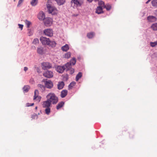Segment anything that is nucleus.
<instances>
[{"label":"nucleus","instance_id":"1","mask_svg":"<svg viewBox=\"0 0 157 157\" xmlns=\"http://www.w3.org/2000/svg\"><path fill=\"white\" fill-rule=\"evenodd\" d=\"M46 6L48 13L53 15L56 14L58 13V11L56 8L53 6L51 3L49 2H47L46 4Z\"/></svg>","mask_w":157,"mask_h":157},{"label":"nucleus","instance_id":"2","mask_svg":"<svg viewBox=\"0 0 157 157\" xmlns=\"http://www.w3.org/2000/svg\"><path fill=\"white\" fill-rule=\"evenodd\" d=\"M46 98L50 102L53 104H56L58 101V98L53 93H51L48 94Z\"/></svg>","mask_w":157,"mask_h":157},{"label":"nucleus","instance_id":"3","mask_svg":"<svg viewBox=\"0 0 157 157\" xmlns=\"http://www.w3.org/2000/svg\"><path fill=\"white\" fill-rule=\"evenodd\" d=\"M71 5L75 7H80L83 4L82 1L78 0H71Z\"/></svg>","mask_w":157,"mask_h":157},{"label":"nucleus","instance_id":"4","mask_svg":"<svg viewBox=\"0 0 157 157\" xmlns=\"http://www.w3.org/2000/svg\"><path fill=\"white\" fill-rule=\"evenodd\" d=\"M42 82H44L45 86L48 88L51 89L53 86V83L50 80L43 79Z\"/></svg>","mask_w":157,"mask_h":157},{"label":"nucleus","instance_id":"5","mask_svg":"<svg viewBox=\"0 0 157 157\" xmlns=\"http://www.w3.org/2000/svg\"><path fill=\"white\" fill-rule=\"evenodd\" d=\"M40 40L43 45H49L50 40L49 38L41 36L40 38Z\"/></svg>","mask_w":157,"mask_h":157},{"label":"nucleus","instance_id":"6","mask_svg":"<svg viewBox=\"0 0 157 157\" xmlns=\"http://www.w3.org/2000/svg\"><path fill=\"white\" fill-rule=\"evenodd\" d=\"M44 34L46 36L51 37L53 35V31L51 29H48L44 30L43 31Z\"/></svg>","mask_w":157,"mask_h":157},{"label":"nucleus","instance_id":"7","mask_svg":"<svg viewBox=\"0 0 157 157\" xmlns=\"http://www.w3.org/2000/svg\"><path fill=\"white\" fill-rule=\"evenodd\" d=\"M44 21L45 25L47 26H50L52 24V20L50 17H46Z\"/></svg>","mask_w":157,"mask_h":157},{"label":"nucleus","instance_id":"8","mask_svg":"<svg viewBox=\"0 0 157 157\" xmlns=\"http://www.w3.org/2000/svg\"><path fill=\"white\" fill-rule=\"evenodd\" d=\"M43 76L45 77L50 78L53 77V74L52 71H47L43 74Z\"/></svg>","mask_w":157,"mask_h":157},{"label":"nucleus","instance_id":"9","mask_svg":"<svg viewBox=\"0 0 157 157\" xmlns=\"http://www.w3.org/2000/svg\"><path fill=\"white\" fill-rule=\"evenodd\" d=\"M42 67L43 69L45 70L51 68L52 65L49 63L44 62L42 63Z\"/></svg>","mask_w":157,"mask_h":157},{"label":"nucleus","instance_id":"10","mask_svg":"<svg viewBox=\"0 0 157 157\" xmlns=\"http://www.w3.org/2000/svg\"><path fill=\"white\" fill-rule=\"evenodd\" d=\"M37 17L39 20L40 21L44 20L45 18V15L44 13L42 11H40L38 14Z\"/></svg>","mask_w":157,"mask_h":157},{"label":"nucleus","instance_id":"11","mask_svg":"<svg viewBox=\"0 0 157 157\" xmlns=\"http://www.w3.org/2000/svg\"><path fill=\"white\" fill-rule=\"evenodd\" d=\"M51 103L50 101L47 99L46 101L43 102L42 104L43 107V108L50 107L51 106Z\"/></svg>","mask_w":157,"mask_h":157},{"label":"nucleus","instance_id":"12","mask_svg":"<svg viewBox=\"0 0 157 157\" xmlns=\"http://www.w3.org/2000/svg\"><path fill=\"white\" fill-rule=\"evenodd\" d=\"M56 69L57 72L59 73H62L65 70V66H58L57 67Z\"/></svg>","mask_w":157,"mask_h":157},{"label":"nucleus","instance_id":"13","mask_svg":"<svg viewBox=\"0 0 157 157\" xmlns=\"http://www.w3.org/2000/svg\"><path fill=\"white\" fill-rule=\"evenodd\" d=\"M95 12L98 14H100L103 13V9L101 6H99L96 9Z\"/></svg>","mask_w":157,"mask_h":157},{"label":"nucleus","instance_id":"14","mask_svg":"<svg viewBox=\"0 0 157 157\" xmlns=\"http://www.w3.org/2000/svg\"><path fill=\"white\" fill-rule=\"evenodd\" d=\"M147 19L149 21L151 22L156 21L157 20L156 17L153 16H148Z\"/></svg>","mask_w":157,"mask_h":157},{"label":"nucleus","instance_id":"15","mask_svg":"<svg viewBox=\"0 0 157 157\" xmlns=\"http://www.w3.org/2000/svg\"><path fill=\"white\" fill-rule=\"evenodd\" d=\"M64 66H65V70L67 71H69L72 67L71 63L69 62L66 63Z\"/></svg>","mask_w":157,"mask_h":157},{"label":"nucleus","instance_id":"16","mask_svg":"<svg viewBox=\"0 0 157 157\" xmlns=\"http://www.w3.org/2000/svg\"><path fill=\"white\" fill-rule=\"evenodd\" d=\"M67 90H63L61 93L60 97L62 98H64L67 95Z\"/></svg>","mask_w":157,"mask_h":157},{"label":"nucleus","instance_id":"17","mask_svg":"<svg viewBox=\"0 0 157 157\" xmlns=\"http://www.w3.org/2000/svg\"><path fill=\"white\" fill-rule=\"evenodd\" d=\"M64 85V82H59L58 84V88L59 90H61L63 88Z\"/></svg>","mask_w":157,"mask_h":157},{"label":"nucleus","instance_id":"18","mask_svg":"<svg viewBox=\"0 0 157 157\" xmlns=\"http://www.w3.org/2000/svg\"><path fill=\"white\" fill-rule=\"evenodd\" d=\"M37 52L38 54L42 55L44 52L43 48L42 47H40L37 48Z\"/></svg>","mask_w":157,"mask_h":157},{"label":"nucleus","instance_id":"19","mask_svg":"<svg viewBox=\"0 0 157 157\" xmlns=\"http://www.w3.org/2000/svg\"><path fill=\"white\" fill-rule=\"evenodd\" d=\"M55 1L59 6L63 5L65 2V0H55Z\"/></svg>","mask_w":157,"mask_h":157},{"label":"nucleus","instance_id":"20","mask_svg":"<svg viewBox=\"0 0 157 157\" xmlns=\"http://www.w3.org/2000/svg\"><path fill=\"white\" fill-rule=\"evenodd\" d=\"M61 49L63 51L66 52L69 49V47L68 44H66L61 48Z\"/></svg>","mask_w":157,"mask_h":157},{"label":"nucleus","instance_id":"21","mask_svg":"<svg viewBox=\"0 0 157 157\" xmlns=\"http://www.w3.org/2000/svg\"><path fill=\"white\" fill-rule=\"evenodd\" d=\"M64 105V102L63 101H61L56 106V109H59L62 107Z\"/></svg>","mask_w":157,"mask_h":157},{"label":"nucleus","instance_id":"22","mask_svg":"<svg viewBox=\"0 0 157 157\" xmlns=\"http://www.w3.org/2000/svg\"><path fill=\"white\" fill-rule=\"evenodd\" d=\"M151 27L153 30L157 31V23L153 24Z\"/></svg>","mask_w":157,"mask_h":157},{"label":"nucleus","instance_id":"23","mask_svg":"<svg viewBox=\"0 0 157 157\" xmlns=\"http://www.w3.org/2000/svg\"><path fill=\"white\" fill-rule=\"evenodd\" d=\"M49 43V46L52 47H55L56 44V43L55 41H51L50 40V42Z\"/></svg>","mask_w":157,"mask_h":157},{"label":"nucleus","instance_id":"24","mask_svg":"<svg viewBox=\"0 0 157 157\" xmlns=\"http://www.w3.org/2000/svg\"><path fill=\"white\" fill-rule=\"evenodd\" d=\"M94 35V32H90L87 33V37L89 38H92Z\"/></svg>","mask_w":157,"mask_h":157},{"label":"nucleus","instance_id":"25","mask_svg":"<svg viewBox=\"0 0 157 157\" xmlns=\"http://www.w3.org/2000/svg\"><path fill=\"white\" fill-rule=\"evenodd\" d=\"M38 0H32L31 2V4L33 6H36L37 4Z\"/></svg>","mask_w":157,"mask_h":157},{"label":"nucleus","instance_id":"26","mask_svg":"<svg viewBox=\"0 0 157 157\" xmlns=\"http://www.w3.org/2000/svg\"><path fill=\"white\" fill-rule=\"evenodd\" d=\"M82 73L81 72H79L77 75L76 77V81H78V80L82 77Z\"/></svg>","mask_w":157,"mask_h":157},{"label":"nucleus","instance_id":"27","mask_svg":"<svg viewBox=\"0 0 157 157\" xmlns=\"http://www.w3.org/2000/svg\"><path fill=\"white\" fill-rule=\"evenodd\" d=\"M30 89V87L29 86H25L23 88V91L24 92H27Z\"/></svg>","mask_w":157,"mask_h":157},{"label":"nucleus","instance_id":"28","mask_svg":"<svg viewBox=\"0 0 157 157\" xmlns=\"http://www.w3.org/2000/svg\"><path fill=\"white\" fill-rule=\"evenodd\" d=\"M76 62V59L75 58H73L71 60L70 62H69L70 63H71V64L73 65H74L75 64Z\"/></svg>","mask_w":157,"mask_h":157},{"label":"nucleus","instance_id":"29","mask_svg":"<svg viewBox=\"0 0 157 157\" xmlns=\"http://www.w3.org/2000/svg\"><path fill=\"white\" fill-rule=\"evenodd\" d=\"M152 6L154 7H157V0H153L151 2Z\"/></svg>","mask_w":157,"mask_h":157},{"label":"nucleus","instance_id":"30","mask_svg":"<svg viewBox=\"0 0 157 157\" xmlns=\"http://www.w3.org/2000/svg\"><path fill=\"white\" fill-rule=\"evenodd\" d=\"M25 23L27 25V27L28 28H29V27L30 25L31 24V22H30L27 20H26L25 21Z\"/></svg>","mask_w":157,"mask_h":157},{"label":"nucleus","instance_id":"31","mask_svg":"<svg viewBox=\"0 0 157 157\" xmlns=\"http://www.w3.org/2000/svg\"><path fill=\"white\" fill-rule=\"evenodd\" d=\"M45 112L47 115H49L50 112V107L45 108Z\"/></svg>","mask_w":157,"mask_h":157},{"label":"nucleus","instance_id":"32","mask_svg":"<svg viewBox=\"0 0 157 157\" xmlns=\"http://www.w3.org/2000/svg\"><path fill=\"white\" fill-rule=\"evenodd\" d=\"M103 8H105L107 10H109L111 9V6L109 5H105Z\"/></svg>","mask_w":157,"mask_h":157},{"label":"nucleus","instance_id":"33","mask_svg":"<svg viewBox=\"0 0 157 157\" xmlns=\"http://www.w3.org/2000/svg\"><path fill=\"white\" fill-rule=\"evenodd\" d=\"M71 56V53L70 52H68L66 53L64 56V57L68 59Z\"/></svg>","mask_w":157,"mask_h":157},{"label":"nucleus","instance_id":"34","mask_svg":"<svg viewBox=\"0 0 157 157\" xmlns=\"http://www.w3.org/2000/svg\"><path fill=\"white\" fill-rule=\"evenodd\" d=\"M38 91L37 90H35L34 91V96L33 100H35L36 99V97L38 96Z\"/></svg>","mask_w":157,"mask_h":157},{"label":"nucleus","instance_id":"35","mask_svg":"<svg viewBox=\"0 0 157 157\" xmlns=\"http://www.w3.org/2000/svg\"><path fill=\"white\" fill-rule=\"evenodd\" d=\"M76 84V82H71L69 86V88H71L73 87L74 86H75Z\"/></svg>","mask_w":157,"mask_h":157},{"label":"nucleus","instance_id":"36","mask_svg":"<svg viewBox=\"0 0 157 157\" xmlns=\"http://www.w3.org/2000/svg\"><path fill=\"white\" fill-rule=\"evenodd\" d=\"M39 40L37 38H35L34 39L33 42V43L34 44H38Z\"/></svg>","mask_w":157,"mask_h":157},{"label":"nucleus","instance_id":"37","mask_svg":"<svg viewBox=\"0 0 157 157\" xmlns=\"http://www.w3.org/2000/svg\"><path fill=\"white\" fill-rule=\"evenodd\" d=\"M38 117L36 113H34L32 115L31 118L32 119H37Z\"/></svg>","mask_w":157,"mask_h":157},{"label":"nucleus","instance_id":"38","mask_svg":"<svg viewBox=\"0 0 157 157\" xmlns=\"http://www.w3.org/2000/svg\"><path fill=\"white\" fill-rule=\"evenodd\" d=\"M38 86L42 90H45V87L44 85L41 84H39L38 85Z\"/></svg>","mask_w":157,"mask_h":157},{"label":"nucleus","instance_id":"39","mask_svg":"<svg viewBox=\"0 0 157 157\" xmlns=\"http://www.w3.org/2000/svg\"><path fill=\"white\" fill-rule=\"evenodd\" d=\"M157 45V41L154 42H151L150 45L152 47H154Z\"/></svg>","mask_w":157,"mask_h":157},{"label":"nucleus","instance_id":"40","mask_svg":"<svg viewBox=\"0 0 157 157\" xmlns=\"http://www.w3.org/2000/svg\"><path fill=\"white\" fill-rule=\"evenodd\" d=\"M28 34L29 36H30L32 35L33 34V32L30 29H28Z\"/></svg>","mask_w":157,"mask_h":157},{"label":"nucleus","instance_id":"41","mask_svg":"<svg viewBox=\"0 0 157 157\" xmlns=\"http://www.w3.org/2000/svg\"><path fill=\"white\" fill-rule=\"evenodd\" d=\"M41 98V97L40 96H37L36 97V99L35 100H36L38 102H39Z\"/></svg>","mask_w":157,"mask_h":157},{"label":"nucleus","instance_id":"42","mask_svg":"<svg viewBox=\"0 0 157 157\" xmlns=\"http://www.w3.org/2000/svg\"><path fill=\"white\" fill-rule=\"evenodd\" d=\"M99 5L101 6V7H104V6L105 5L104 4V2L102 1H101L99 2Z\"/></svg>","mask_w":157,"mask_h":157},{"label":"nucleus","instance_id":"43","mask_svg":"<svg viewBox=\"0 0 157 157\" xmlns=\"http://www.w3.org/2000/svg\"><path fill=\"white\" fill-rule=\"evenodd\" d=\"M24 0H19L18 1V4L17 5V7H19L20 5L23 2Z\"/></svg>","mask_w":157,"mask_h":157},{"label":"nucleus","instance_id":"44","mask_svg":"<svg viewBox=\"0 0 157 157\" xmlns=\"http://www.w3.org/2000/svg\"><path fill=\"white\" fill-rule=\"evenodd\" d=\"M69 71H70V73L71 74H73L74 72V70L72 67Z\"/></svg>","mask_w":157,"mask_h":157},{"label":"nucleus","instance_id":"45","mask_svg":"<svg viewBox=\"0 0 157 157\" xmlns=\"http://www.w3.org/2000/svg\"><path fill=\"white\" fill-rule=\"evenodd\" d=\"M34 105V103H31V104L29 103H27L26 104V105L27 107L32 106Z\"/></svg>","mask_w":157,"mask_h":157},{"label":"nucleus","instance_id":"46","mask_svg":"<svg viewBox=\"0 0 157 157\" xmlns=\"http://www.w3.org/2000/svg\"><path fill=\"white\" fill-rule=\"evenodd\" d=\"M18 26H19V28L21 29V30H22V29L23 25H22L18 24Z\"/></svg>","mask_w":157,"mask_h":157},{"label":"nucleus","instance_id":"47","mask_svg":"<svg viewBox=\"0 0 157 157\" xmlns=\"http://www.w3.org/2000/svg\"><path fill=\"white\" fill-rule=\"evenodd\" d=\"M87 1H88L89 2H91L93 1H94L95 2H97L99 0H86Z\"/></svg>","mask_w":157,"mask_h":157},{"label":"nucleus","instance_id":"48","mask_svg":"<svg viewBox=\"0 0 157 157\" xmlns=\"http://www.w3.org/2000/svg\"><path fill=\"white\" fill-rule=\"evenodd\" d=\"M28 69V68L27 67H25L24 68V70L26 71Z\"/></svg>","mask_w":157,"mask_h":157},{"label":"nucleus","instance_id":"49","mask_svg":"<svg viewBox=\"0 0 157 157\" xmlns=\"http://www.w3.org/2000/svg\"><path fill=\"white\" fill-rule=\"evenodd\" d=\"M151 0H148L146 2V3L147 4H148L149 2H150L151 1Z\"/></svg>","mask_w":157,"mask_h":157},{"label":"nucleus","instance_id":"50","mask_svg":"<svg viewBox=\"0 0 157 157\" xmlns=\"http://www.w3.org/2000/svg\"><path fill=\"white\" fill-rule=\"evenodd\" d=\"M37 108V106H36V107H35V109H36Z\"/></svg>","mask_w":157,"mask_h":157},{"label":"nucleus","instance_id":"51","mask_svg":"<svg viewBox=\"0 0 157 157\" xmlns=\"http://www.w3.org/2000/svg\"><path fill=\"white\" fill-rule=\"evenodd\" d=\"M16 1V0H14V1L15 2Z\"/></svg>","mask_w":157,"mask_h":157}]
</instances>
